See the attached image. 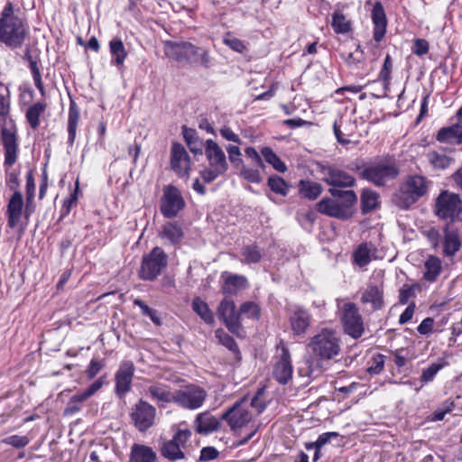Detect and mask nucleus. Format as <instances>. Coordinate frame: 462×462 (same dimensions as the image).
Listing matches in <instances>:
<instances>
[{"mask_svg": "<svg viewBox=\"0 0 462 462\" xmlns=\"http://www.w3.org/2000/svg\"><path fill=\"white\" fill-rule=\"evenodd\" d=\"M308 349L319 361L335 359L342 350L340 333L335 328H323L310 338Z\"/></svg>", "mask_w": 462, "mask_h": 462, "instance_id": "obj_1", "label": "nucleus"}, {"mask_svg": "<svg viewBox=\"0 0 462 462\" xmlns=\"http://www.w3.org/2000/svg\"><path fill=\"white\" fill-rule=\"evenodd\" d=\"M28 32L27 23L14 13L12 3H7L0 17V42L5 45L20 47Z\"/></svg>", "mask_w": 462, "mask_h": 462, "instance_id": "obj_2", "label": "nucleus"}, {"mask_svg": "<svg viewBox=\"0 0 462 462\" xmlns=\"http://www.w3.org/2000/svg\"><path fill=\"white\" fill-rule=\"evenodd\" d=\"M330 194L337 198L323 199L317 204L318 210L329 217L347 219L352 214V207L356 202L357 197L353 190H340L335 188L329 189Z\"/></svg>", "mask_w": 462, "mask_h": 462, "instance_id": "obj_3", "label": "nucleus"}, {"mask_svg": "<svg viewBox=\"0 0 462 462\" xmlns=\"http://www.w3.org/2000/svg\"><path fill=\"white\" fill-rule=\"evenodd\" d=\"M164 53L169 59H172L178 62L190 64L199 63L205 68L209 67L211 63L208 50L196 46L188 42H167L164 44Z\"/></svg>", "mask_w": 462, "mask_h": 462, "instance_id": "obj_4", "label": "nucleus"}, {"mask_svg": "<svg viewBox=\"0 0 462 462\" xmlns=\"http://www.w3.org/2000/svg\"><path fill=\"white\" fill-rule=\"evenodd\" d=\"M204 150L208 167L201 171L200 176L205 182L209 183L227 171L228 163L223 149L214 140L208 139Z\"/></svg>", "mask_w": 462, "mask_h": 462, "instance_id": "obj_5", "label": "nucleus"}, {"mask_svg": "<svg viewBox=\"0 0 462 462\" xmlns=\"http://www.w3.org/2000/svg\"><path fill=\"white\" fill-rule=\"evenodd\" d=\"M430 183V182L421 175L409 176L396 193V203L401 208H409L427 194Z\"/></svg>", "mask_w": 462, "mask_h": 462, "instance_id": "obj_6", "label": "nucleus"}, {"mask_svg": "<svg viewBox=\"0 0 462 462\" xmlns=\"http://www.w3.org/2000/svg\"><path fill=\"white\" fill-rule=\"evenodd\" d=\"M191 437V431L184 424L176 427L172 439L164 440L161 444V455L171 460L176 461L185 458L184 449Z\"/></svg>", "mask_w": 462, "mask_h": 462, "instance_id": "obj_7", "label": "nucleus"}, {"mask_svg": "<svg viewBox=\"0 0 462 462\" xmlns=\"http://www.w3.org/2000/svg\"><path fill=\"white\" fill-rule=\"evenodd\" d=\"M129 417L134 427L141 433L147 432L158 421L156 408L143 399L133 405Z\"/></svg>", "mask_w": 462, "mask_h": 462, "instance_id": "obj_8", "label": "nucleus"}, {"mask_svg": "<svg viewBox=\"0 0 462 462\" xmlns=\"http://www.w3.org/2000/svg\"><path fill=\"white\" fill-rule=\"evenodd\" d=\"M399 174L395 161L384 158L365 168L363 176L376 186H383L389 180H394Z\"/></svg>", "mask_w": 462, "mask_h": 462, "instance_id": "obj_9", "label": "nucleus"}, {"mask_svg": "<svg viewBox=\"0 0 462 462\" xmlns=\"http://www.w3.org/2000/svg\"><path fill=\"white\" fill-rule=\"evenodd\" d=\"M167 263L168 255L161 247L155 246L143 257L139 275L144 281H152L162 273Z\"/></svg>", "mask_w": 462, "mask_h": 462, "instance_id": "obj_10", "label": "nucleus"}, {"mask_svg": "<svg viewBox=\"0 0 462 462\" xmlns=\"http://www.w3.org/2000/svg\"><path fill=\"white\" fill-rule=\"evenodd\" d=\"M208 398L207 391L196 384H189L174 392V403L186 410H197Z\"/></svg>", "mask_w": 462, "mask_h": 462, "instance_id": "obj_11", "label": "nucleus"}, {"mask_svg": "<svg viewBox=\"0 0 462 462\" xmlns=\"http://www.w3.org/2000/svg\"><path fill=\"white\" fill-rule=\"evenodd\" d=\"M253 417L254 413L249 410L248 398L245 397L223 413L221 419L227 422L232 431L236 432L247 425Z\"/></svg>", "mask_w": 462, "mask_h": 462, "instance_id": "obj_12", "label": "nucleus"}, {"mask_svg": "<svg viewBox=\"0 0 462 462\" xmlns=\"http://www.w3.org/2000/svg\"><path fill=\"white\" fill-rule=\"evenodd\" d=\"M462 211V201L458 195L442 191L436 199L435 214L441 219L453 221Z\"/></svg>", "mask_w": 462, "mask_h": 462, "instance_id": "obj_13", "label": "nucleus"}, {"mask_svg": "<svg viewBox=\"0 0 462 462\" xmlns=\"http://www.w3.org/2000/svg\"><path fill=\"white\" fill-rule=\"evenodd\" d=\"M341 320L346 334L359 338L365 331L362 315L355 303L346 302L342 307Z\"/></svg>", "mask_w": 462, "mask_h": 462, "instance_id": "obj_14", "label": "nucleus"}, {"mask_svg": "<svg viewBox=\"0 0 462 462\" xmlns=\"http://www.w3.org/2000/svg\"><path fill=\"white\" fill-rule=\"evenodd\" d=\"M217 316L231 333L242 337L243 328L240 322V313L239 310H236L234 300L224 299L218 305Z\"/></svg>", "mask_w": 462, "mask_h": 462, "instance_id": "obj_15", "label": "nucleus"}, {"mask_svg": "<svg viewBox=\"0 0 462 462\" xmlns=\"http://www.w3.org/2000/svg\"><path fill=\"white\" fill-rule=\"evenodd\" d=\"M185 206L180 191L172 185L165 186L161 200V211L166 217H175Z\"/></svg>", "mask_w": 462, "mask_h": 462, "instance_id": "obj_16", "label": "nucleus"}, {"mask_svg": "<svg viewBox=\"0 0 462 462\" xmlns=\"http://www.w3.org/2000/svg\"><path fill=\"white\" fill-rule=\"evenodd\" d=\"M171 170L180 177H189L191 169L190 157L185 147L179 143H173L171 148Z\"/></svg>", "mask_w": 462, "mask_h": 462, "instance_id": "obj_17", "label": "nucleus"}, {"mask_svg": "<svg viewBox=\"0 0 462 462\" xmlns=\"http://www.w3.org/2000/svg\"><path fill=\"white\" fill-rule=\"evenodd\" d=\"M278 350L280 353L274 364L273 374L280 383L286 384L292 378L293 373L291 354L283 344L278 347Z\"/></svg>", "mask_w": 462, "mask_h": 462, "instance_id": "obj_18", "label": "nucleus"}, {"mask_svg": "<svg viewBox=\"0 0 462 462\" xmlns=\"http://www.w3.org/2000/svg\"><path fill=\"white\" fill-rule=\"evenodd\" d=\"M7 226L14 229L19 226L23 217L25 218V207L21 191H15L10 197L6 211Z\"/></svg>", "mask_w": 462, "mask_h": 462, "instance_id": "obj_19", "label": "nucleus"}, {"mask_svg": "<svg viewBox=\"0 0 462 462\" xmlns=\"http://www.w3.org/2000/svg\"><path fill=\"white\" fill-rule=\"evenodd\" d=\"M134 370V365L131 361H125L120 364L115 374V391L120 398L131 391Z\"/></svg>", "mask_w": 462, "mask_h": 462, "instance_id": "obj_20", "label": "nucleus"}, {"mask_svg": "<svg viewBox=\"0 0 462 462\" xmlns=\"http://www.w3.org/2000/svg\"><path fill=\"white\" fill-rule=\"evenodd\" d=\"M145 393L159 407L163 408L166 404L174 402V392H171L164 383H152L146 387Z\"/></svg>", "mask_w": 462, "mask_h": 462, "instance_id": "obj_21", "label": "nucleus"}, {"mask_svg": "<svg viewBox=\"0 0 462 462\" xmlns=\"http://www.w3.org/2000/svg\"><path fill=\"white\" fill-rule=\"evenodd\" d=\"M221 420V418L217 419L208 411L201 412L194 420L195 430L199 434L208 435L220 429Z\"/></svg>", "mask_w": 462, "mask_h": 462, "instance_id": "obj_22", "label": "nucleus"}, {"mask_svg": "<svg viewBox=\"0 0 462 462\" xmlns=\"http://www.w3.org/2000/svg\"><path fill=\"white\" fill-rule=\"evenodd\" d=\"M361 302L370 304L372 310H381L384 305L383 287L368 284L362 292Z\"/></svg>", "mask_w": 462, "mask_h": 462, "instance_id": "obj_23", "label": "nucleus"}, {"mask_svg": "<svg viewBox=\"0 0 462 462\" xmlns=\"http://www.w3.org/2000/svg\"><path fill=\"white\" fill-rule=\"evenodd\" d=\"M372 21L374 23V39L379 42L383 40L386 32V15L383 5L376 2L372 10Z\"/></svg>", "mask_w": 462, "mask_h": 462, "instance_id": "obj_24", "label": "nucleus"}, {"mask_svg": "<svg viewBox=\"0 0 462 462\" xmlns=\"http://www.w3.org/2000/svg\"><path fill=\"white\" fill-rule=\"evenodd\" d=\"M290 324L294 334H304L310 325V314L306 310L298 307L290 315Z\"/></svg>", "mask_w": 462, "mask_h": 462, "instance_id": "obj_25", "label": "nucleus"}, {"mask_svg": "<svg viewBox=\"0 0 462 462\" xmlns=\"http://www.w3.org/2000/svg\"><path fill=\"white\" fill-rule=\"evenodd\" d=\"M2 143L5 147V164L12 166L16 162L17 142L14 132L2 130Z\"/></svg>", "mask_w": 462, "mask_h": 462, "instance_id": "obj_26", "label": "nucleus"}, {"mask_svg": "<svg viewBox=\"0 0 462 462\" xmlns=\"http://www.w3.org/2000/svg\"><path fill=\"white\" fill-rule=\"evenodd\" d=\"M436 139L440 143L450 144L462 143V122H458L448 127L439 130Z\"/></svg>", "mask_w": 462, "mask_h": 462, "instance_id": "obj_27", "label": "nucleus"}, {"mask_svg": "<svg viewBox=\"0 0 462 462\" xmlns=\"http://www.w3.org/2000/svg\"><path fill=\"white\" fill-rule=\"evenodd\" d=\"M324 180L334 187H351L355 183L353 176L344 171L333 168L328 169Z\"/></svg>", "mask_w": 462, "mask_h": 462, "instance_id": "obj_28", "label": "nucleus"}, {"mask_svg": "<svg viewBox=\"0 0 462 462\" xmlns=\"http://www.w3.org/2000/svg\"><path fill=\"white\" fill-rule=\"evenodd\" d=\"M129 462H157V454L149 446L134 444L131 448Z\"/></svg>", "mask_w": 462, "mask_h": 462, "instance_id": "obj_29", "label": "nucleus"}, {"mask_svg": "<svg viewBox=\"0 0 462 462\" xmlns=\"http://www.w3.org/2000/svg\"><path fill=\"white\" fill-rule=\"evenodd\" d=\"M247 287V279L243 275L227 274L222 286L223 293L236 295Z\"/></svg>", "mask_w": 462, "mask_h": 462, "instance_id": "obj_30", "label": "nucleus"}, {"mask_svg": "<svg viewBox=\"0 0 462 462\" xmlns=\"http://www.w3.org/2000/svg\"><path fill=\"white\" fill-rule=\"evenodd\" d=\"M461 247V238L456 229L446 228L443 241V253L453 256Z\"/></svg>", "mask_w": 462, "mask_h": 462, "instance_id": "obj_31", "label": "nucleus"}, {"mask_svg": "<svg viewBox=\"0 0 462 462\" xmlns=\"http://www.w3.org/2000/svg\"><path fill=\"white\" fill-rule=\"evenodd\" d=\"M80 112L75 101L71 100L68 114V143H74L77 135V129L79 122Z\"/></svg>", "mask_w": 462, "mask_h": 462, "instance_id": "obj_32", "label": "nucleus"}, {"mask_svg": "<svg viewBox=\"0 0 462 462\" xmlns=\"http://www.w3.org/2000/svg\"><path fill=\"white\" fill-rule=\"evenodd\" d=\"M183 236L181 227L176 223L168 222L162 226L159 233V237L168 242L169 244L175 245L180 242Z\"/></svg>", "mask_w": 462, "mask_h": 462, "instance_id": "obj_33", "label": "nucleus"}, {"mask_svg": "<svg viewBox=\"0 0 462 462\" xmlns=\"http://www.w3.org/2000/svg\"><path fill=\"white\" fill-rule=\"evenodd\" d=\"M376 252V248L372 244H362L354 253V260L355 263L360 266H366L372 260V257L374 255Z\"/></svg>", "mask_w": 462, "mask_h": 462, "instance_id": "obj_34", "label": "nucleus"}, {"mask_svg": "<svg viewBox=\"0 0 462 462\" xmlns=\"http://www.w3.org/2000/svg\"><path fill=\"white\" fill-rule=\"evenodd\" d=\"M109 51L113 57L111 62L117 67L124 65L127 51L120 38H114L109 42Z\"/></svg>", "mask_w": 462, "mask_h": 462, "instance_id": "obj_35", "label": "nucleus"}, {"mask_svg": "<svg viewBox=\"0 0 462 462\" xmlns=\"http://www.w3.org/2000/svg\"><path fill=\"white\" fill-rule=\"evenodd\" d=\"M47 104L44 102H36L30 106L26 110V120L32 129H37L41 124L40 117L44 114Z\"/></svg>", "mask_w": 462, "mask_h": 462, "instance_id": "obj_36", "label": "nucleus"}, {"mask_svg": "<svg viewBox=\"0 0 462 462\" xmlns=\"http://www.w3.org/2000/svg\"><path fill=\"white\" fill-rule=\"evenodd\" d=\"M441 269L440 259L433 255L430 256L424 263V279L430 282H435L440 274Z\"/></svg>", "mask_w": 462, "mask_h": 462, "instance_id": "obj_37", "label": "nucleus"}, {"mask_svg": "<svg viewBox=\"0 0 462 462\" xmlns=\"http://www.w3.org/2000/svg\"><path fill=\"white\" fill-rule=\"evenodd\" d=\"M183 137L189 149L194 154H202L203 145L202 141L198 136L197 132L194 129L187 128L183 126Z\"/></svg>", "mask_w": 462, "mask_h": 462, "instance_id": "obj_38", "label": "nucleus"}, {"mask_svg": "<svg viewBox=\"0 0 462 462\" xmlns=\"http://www.w3.org/2000/svg\"><path fill=\"white\" fill-rule=\"evenodd\" d=\"M427 160L436 170H445L453 162V159L443 152L430 151L427 153Z\"/></svg>", "mask_w": 462, "mask_h": 462, "instance_id": "obj_39", "label": "nucleus"}, {"mask_svg": "<svg viewBox=\"0 0 462 462\" xmlns=\"http://www.w3.org/2000/svg\"><path fill=\"white\" fill-rule=\"evenodd\" d=\"M299 189L302 197L313 200L321 194L322 187L318 182L300 180L299 183Z\"/></svg>", "mask_w": 462, "mask_h": 462, "instance_id": "obj_40", "label": "nucleus"}, {"mask_svg": "<svg viewBox=\"0 0 462 462\" xmlns=\"http://www.w3.org/2000/svg\"><path fill=\"white\" fill-rule=\"evenodd\" d=\"M35 193V182L32 172H28L26 176V205H25V220L28 221L33 212L32 206Z\"/></svg>", "mask_w": 462, "mask_h": 462, "instance_id": "obj_41", "label": "nucleus"}, {"mask_svg": "<svg viewBox=\"0 0 462 462\" xmlns=\"http://www.w3.org/2000/svg\"><path fill=\"white\" fill-rule=\"evenodd\" d=\"M193 310L208 324L214 323L213 312L208 308L207 302L200 298H195L192 301Z\"/></svg>", "mask_w": 462, "mask_h": 462, "instance_id": "obj_42", "label": "nucleus"}, {"mask_svg": "<svg viewBox=\"0 0 462 462\" xmlns=\"http://www.w3.org/2000/svg\"><path fill=\"white\" fill-rule=\"evenodd\" d=\"M261 153L264 161L271 164L273 169L279 172H284L287 170L285 163L276 155L270 147L261 149Z\"/></svg>", "mask_w": 462, "mask_h": 462, "instance_id": "obj_43", "label": "nucleus"}, {"mask_svg": "<svg viewBox=\"0 0 462 462\" xmlns=\"http://www.w3.org/2000/svg\"><path fill=\"white\" fill-rule=\"evenodd\" d=\"M331 26L336 33H347L351 30V23L341 12L332 14Z\"/></svg>", "mask_w": 462, "mask_h": 462, "instance_id": "obj_44", "label": "nucleus"}, {"mask_svg": "<svg viewBox=\"0 0 462 462\" xmlns=\"http://www.w3.org/2000/svg\"><path fill=\"white\" fill-rule=\"evenodd\" d=\"M240 318L244 317L254 320H259L261 317V309L254 301H245L239 308Z\"/></svg>", "mask_w": 462, "mask_h": 462, "instance_id": "obj_45", "label": "nucleus"}, {"mask_svg": "<svg viewBox=\"0 0 462 462\" xmlns=\"http://www.w3.org/2000/svg\"><path fill=\"white\" fill-rule=\"evenodd\" d=\"M267 184L273 192L281 196H286L289 192L290 186L278 175L270 176Z\"/></svg>", "mask_w": 462, "mask_h": 462, "instance_id": "obj_46", "label": "nucleus"}, {"mask_svg": "<svg viewBox=\"0 0 462 462\" xmlns=\"http://www.w3.org/2000/svg\"><path fill=\"white\" fill-rule=\"evenodd\" d=\"M263 392L264 389L260 388L252 399H248L249 410L253 411L254 416L262 413L266 407L265 401L263 399Z\"/></svg>", "mask_w": 462, "mask_h": 462, "instance_id": "obj_47", "label": "nucleus"}, {"mask_svg": "<svg viewBox=\"0 0 462 462\" xmlns=\"http://www.w3.org/2000/svg\"><path fill=\"white\" fill-rule=\"evenodd\" d=\"M362 209L368 212L374 209L378 204V195L372 190H365L361 196Z\"/></svg>", "mask_w": 462, "mask_h": 462, "instance_id": "obj_48", "label": "nucleus"}, {"mask_svg": "<svg viewBox=\"0 0 462 462\" xmlns=\"http://www.w3.org/2000/svg\"><path fill=\"white\" fill-rule=\"evenodd\" d=\"M215 336L217 338L218 342L226 346L230 351L236 353L238 352V346L234 340V338L225 332L222 328H218L215 332Z\"/></svg>", "mask_w": 462, "mask_h": 462, "instance_id": "obj_49", "label": "nucleus"}, {"mask_svg": "<svg viewBox=\"0 0 462 462\" xmlns=\"http://www.w3.org/2000/svg\"><path fill=\"white\" fill-rule=\"evenodd\" d=\"M10 110V92L8 88L0 80V116H5Z\"/></svg>", "mask_w": 462, "mask_h": 462, "instance_id": "obj_50", "label": "nucleus"}, {"mask_svg": "<svg viewBox=\"0 0 462 462\" xmlns=\"http://www.w3.org/2000/svg\"><path fill=\"white\" fill-rule=\"evenodd\" d=\"M445 365H447V362L431 364L428 368L422 371L420 381L424 383L431 382L439 371L441 370Z\"/></svg>", "mask_w": 462, "mask_h": 462, "instance_id": "obj_51", "label": "nucleus"}, {"mask_svg": "<svg viewBox=\"0 0 462 462\" xmlns=\"http://www.w3.org/2000/svg\"><path fill=\"white\" fill-rule=\"evenodd\" d=\"M242 256L246 263H255L261 260L262 254L256 245H247L243 249Z\"/></svg>", "mask_w": 462, "mask_h": 462, "instance_id": "obj_52", "label": "nucleus"}, {"mask_svg": "<svg viewBox=\"0 0 462 462\" xmlns=\"http://www.w3.org/2000/svg\"><path fill=\"white\" fill-rule=\"evenodd\" d=\"M103 384V378L100 377L97 379L91 385H89L88 388H87L86 390L79 393H77V397L75 398V400L87 401L88 398L94 395L98 390H100Z\"/></svg>", "mask_w": 462, "mask_h": 462, "instance_id": "obj_53", "label": "nucleus"}, {"mask_svg": "<svg viewBox=\"0 0 462 462\" xmlns=\"http://www.w3.org/2000/svg\"><path fill=\"white\" fill-rule=\"evenodd\" d=\"M134 304L135 306H138L141 309V310H142V314L144 315V316H148L155 325H161V319H160V317L158 315L157 310L148 307L140 299H135L134 300Z\"/></svg>", "mask_w": 462, "mask_h": 462, "instance_id": "obj_54", "label": "nucleus"}, {"mask_svg": "<svg viewBox=\"0 0 462 462\" xmlns=\"http://www.w3.org/2000/svg\"><path fill=\"white\" fill-rule=\"evenodd\" d=\"M223 42L228 46L231 50L243 53L246 47L244 42L231 35L230 32L226 33L223 38Z\"/></svg>", "mask_w": 462, "mask_h": 462, "instance_id": "obj_55", "label": "nucleus"}, {"mask_svg": "<svg viewBox=\"0 0 462 462\" xmlns=\"http://www.w3.org/2000/svg\"><path fill=\"white\" fill-rule=\"evenodd\" d=\"M391 70H392V60L390 55H386L383 66L379 73V79L383 80L384 89H387L390 79H391ZM386 90H384V93Z\"/></svg>", "mask_w": 462, "mask_h": 462, "instance_id": "obj_56", "label": "nucleus"}, {"mask_svg": "<svg viewBox=\"0 0 462 462\" xmlns=\"http://www.w3.org/2000/svg\"><path fill=\"white\" fill-rule=\"evenodd\" d=\"M241 176L249 182L260 183L262 177L258 170L243 166L240 171Z\"/></svg>", "mask_w": 462, "mask_h": 462, "instance_id": "obj_57", "label": "nucleus"}, {"mask_svg": "<svg viewBox=\"0 0 462 462\" xmlns=\"http://www.w3.org/2000/svg\"><path fill=\"white\" fill-rule=\"evenodd\" d=\"M384 368V356L378 354L373 356L371 360V365L367 368V372L370 374H378Z\"/></svg>", "mask_w": 462, "mask_h": 462, "instance_id": "obj_58", "label": "nucleus"}, {"mask_svg": "<svg viewBox=\"0 0 462 462\" xmlns=\"http://www.w3.org/2000/svg\"><path fill=\"white\" fill-rule=\"evenodd\" d=\"M338 436L337 432H326L319 436L318 439L310 444L307 445V448H318L320 449L324 445Z\"/></svg>", "mask_w": 462, "mask_h": 462, "instance_id": "obj_59", "label": "nucleus"}, {"mask_svg": "<svg viewBox=\"0 0 462 462\" xmlns=\"http://www.w3.org/2000/svg\"><path fill=\"white\" fill-rule=\"evenodd\" d=\"M29 439L26 436L13 435L2 440L6 445H11L14 448H21L28 445Z\"/></svg>", "mask_w": 462, "mask_h": 462, "instance_id": "obj_60", "label": "nucleus"}, {"mask_svg": "<svg viewBox=\"0 0 462 462\" xmlns=\"http://www.w3.org/2000/svg\"><path fill=\"white\" fill-rule=\"evenodd\" d=\"M454 409V402L446 401L440 408L436 410L433 413V420H442L445 415Z\"/></svg>", "mask_w": 462, "mask_h": 462, "instance_id": "obj_61", "label": "nucleus"}, {"mask_svg": "<svg viewBox=\"0 0 462 462\" xmlns=\"http://www.w3.org/2000/svg\"><path fill=\"white\" fill-rule=\"evenodd\" d=\"M77 394L70 397L68 405L64 410L65 415H72L80 411V404L83 403L85 401L75 400Z\"/></svg>", "mask_w": 462, "mask_h": 462, "instance_id": "obj_62", "label": "nucleus"}, {"mask_svg": "<svg viewBox=\"0 0 462 462\" xmlns=\"http://www.w3.org/2000/svg\"><path fill=\"white\" fill-rule=\"evenodd\" d=\"M434 319L432 318L424 319L418 326L417 330L420 335L428 336L433 331Z\"/></svg>", "mask_w": 462, "mask_h": 462, "instance_id": "obj_63", "label": "nucleus"}, {"mask_svg": "<svg viewBox=\"0 0 462 462\" xmlns=\"http://www.w3.org/2000/svg\"><path fill=\"white\" fill-rule=\"evenodd\" d=\"M103 363L97 359H92L86 370V374L89 379L94 378L102 369Z\"/></svg>", "mask_w": 462, "mask_h": 462, "instance_id": "obj_64", "label": "nucleus"}]
</instances>
